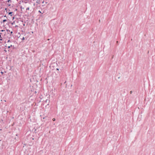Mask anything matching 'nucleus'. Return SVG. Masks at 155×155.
<instances>
[{"mask_svg": "<svg viewBox=\"0 0 155 155\" xmlns=\"http://www.w3.org/2000/svg\"><path fill=\"white\" fill-rule=\"evenodd\" d=\"M11 42V41L10 40H8L7 42L6 46L8 48H10L12 46V45L10 44Z\"/></svg>", "mask_w": 155, "mask_h": 155, "instance_id": "obj_1", "label": "nucleus"}, {"mask_svg": "<svg viewBox=\"0 0 155 155\" xmlns=\"http://www.w3.org/2000/svg\"><path fill=\"white\" fill-rule=\"evenodd\" d=\"M2 34V33H0V41L2 40V37H1V34Z\"/></svg>", "mask_w": 155, "mask_h": 155, "instance_id": "obj_2", "label": "nucleus"}, {"mask_svg": "<svg viewBox=\"0 0 155 155\" xmlns=\"http://www.w3.org/2000/svg\"><path fill=\"white\" fill-rule=\"evenodd\" d=\"M6 21H7L6 20V19H4V20H3V22H5Z\"/></svg>", "mask_w": 155, "mask_h": 155, "instance_id": "obj_3", "label": "nucleus"}, {"mask_svg": "<svg viewBox=\"0 0 155 155\" xmlns=\"http://www.w3.org/2000/svg\"><path fill=\"white\" fill-rule=\"evenodd\" d=\"M29 7H28L26 8V10H29Z\"/></svg>", "mask_w": 155, "mask_h": 155, "instance_id": "obj_4", "label": "nucleus"}, {"mask_svg": "<svg viewBox=\"0 0 155 155\" xmlns=\"http://www.w3.org/2000/svg\"><path fill=\"white\" fill-rule=\"evenodd\" d=\"M12 13V12H10L8 13L9 15H11Z\"/></svg>", "mask_w": 155, "mask_h": 155, "instance_id": "obj_5", "label": "nucleus"}, {"mask_svg": "<svg viewBox=\"0 0 155 155\" xmlns=\"http://www.w3.org/2000/svg\"><path fill=\"white\" fill-rule=\"evenodd\" d=\"M55 118H54L53 119V121H55Z\"/></svg>", "mask_w": 155, "mask_h": 155, "instance_id": "obj_6", "label": "nucleus"}, {"mask_svg": "<svg viewBox=\"0 0 155 155\" xmlns=\"http://www.w3.org/2000/svg\"><path fill=\"white\" fill-rule=\"evenodd\" d=\"M5 31V30H1V31H2V32H3V31Z\"/></svg>", "mask_w": 155, "mask_h": 155, "instance_id": "obj_7", "label": "nucleus"}, {"mask_svg": "<svg viewBox=\"0 0 155 155\" xmlns=\"http://www.w3.org/2000/svg\"><path fill=\"white\" fill-rule=\"evenodd\" d=\"M130 94H131L132 93V91H131L130 92Z\"/></svg>", "mask_w": 155, "mask_h": 155, "instance_id": "obj_8", "label": "nucleus"}, {"mask_svg": "<svg viewBox=\"0 0 155 155\" xmlns=\"http://www.w3.org/2000/svg\"><path fill=\"white\" fill-rule=\"evenodd\" d=\"M5 10H6V12H7V8H5Z\"/></svg>", "mask_w": 155, "mask_h": 155, "instance_id": "obj_9", "label": "nucleus"}, {"mask_svg": "<svg viewBox=\"0 0 155 155\" xmlns=\"http://www.w3.org/2000/svg\"><path fill=\"white\" fill-rule=\"evenodd\" d=\"M25 39V38L24 37H23L22 39V40H24Z\"/></svg>", "mask_w": 155, "mask_h": 155, "instance_id": "obj_10", "label": "nucleus"}, {"mask_svg": "<svg viewBox=\"0 0 155 155\" xmlns=\"http://www.w3.org/2000/svg\"><path fill=\"white\" fill-rule=\"evenodd\" d=\"M13 33V32L12 31L11 32V33L12 34Z\"/></svg>", "mask_w": 155, "mask_h": 155, "instance_id": "obj_11", "label": "nucleus"}, {"mask_svg": "<svg viewBox=\"0 0 155 155\" xmlns=\"http://www.w3.org/2000/svg\"><path fill=\"white\" fill-rule=\"evenodd\" d=\"M7 31H9V30H7Z\"/></svg>", "mask_w": 155, "mask_h": 155, "instance_id": "obj_12", "label": "nucleus"}, {"mask_svg": "<svg viewBox=\"0 0 155 155\" xmlns=\"http://www.w3.org/2000/svg\"><path fill=\"white\" fill-rule=\"evenodd\" d=\"M11 1V0H8V2H9V1Z\"/></svg>", "mask_w": 155, "mask_h": 155, "instance_id": "obj_13", "label": "nucleus"}, {"mask_svg": "<svg viewBox=\"0 0 155 155\" xmlns=\"http://www.w3.org/2000/svg\"><path fill=\"white\" fill-rule=\"evenodd\" d=\"M116 42H117V43H118V41H117Z\"/></svg>", "mask_w": 155, "mask_h": 155, "instance_id": "obj_14", "label": "nucleus"}, {"mask_svg": "<svg viewBox=\"0 0 155 155\" xmlns=\"http://www.w3.org/2000/svg\"><path fill=\"white\" fill-rule=\"evenodd\" d=\"M57 70H58V68H57Z\"/></svg>", "mask_w": 155, "mask_h": 155, "instance_id": "obj_15", "label": "nucleus"}, {"mask_svg": "<svg viewBox=\"0 0 155 155\" xmlns=\"http://www.w3.org/2000/svg\"><path fill=\"white\" fill-rule=\"evenodd\" d=\"M39 12L40 13H41V12H40V11H39Z\"/></svg>", "mask_w": 155, "mask_h": 155, "instance_id": "obj_16", "label": "nucleus"}, {"mask_svg": "<svg viewBox=\"0 0 155 155\" xmlns=\"http://www.w3.org/2000/svg\"><path fill=\"white\" fill-rule=\"evenodd\" d=\"M4 101H5V102L6 101L5 100Z\"/></svg>", "mask_w": 155, "mask_h": 155, "instance_id": "obj_17", "label": "nucleus"}, {"mask_svg": "<svg viewBox=\"0 0 155 155\" xmlns=\"http://www.w3.org/2000/svg\"><path fill=\"white\" fill-rule=\"evenodd\" d=\"M0 43H2V42H1V41H0Z\"/></svg>", "mask_w": 155, "mask_h": 155, "instance_id": "obj_18", "label": "nucleus"}]
</instances>
